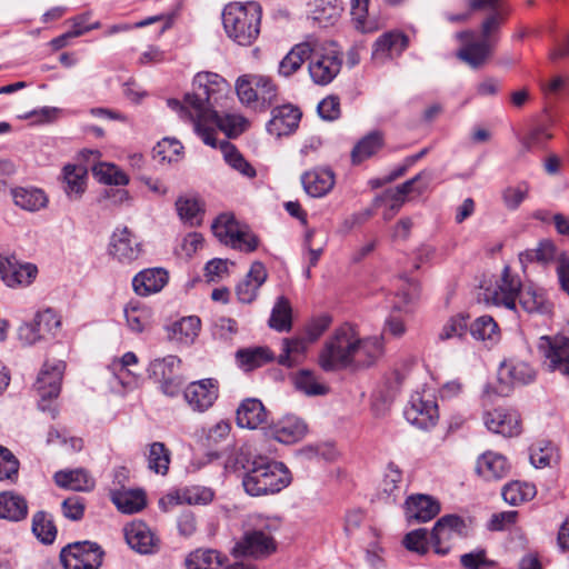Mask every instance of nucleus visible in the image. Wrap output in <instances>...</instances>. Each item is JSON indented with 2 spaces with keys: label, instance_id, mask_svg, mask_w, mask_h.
Returning <instances> with one entry per match:
<instances>
[{
  "label": "nucleus",
  "instance_id": "obj_48",
  "mask_svg": "<svg viewBox=\"0 0 569 569\" xmlns=\"http://www.w3.org/2000/svg\"><path fill=\"white\" fill-rule=\"evenodd\" d=\"M501 495L507 503L518 506L532 499L536 495V488L527 482L512 481L502 488Z\"/></svg>",
  "mask_w": 569,
  "mask_h": 569
},
{
  "label": "nucleus",
  "instance_id": "obj_31",
  "mask_svg": "<svg viewBox=\"0 0 569 569\" xmlns=\"http://www.w3.org/2000/svg\"><path fill=\"white\" fill-rule=\"evenodd\" d=\"M128 545L140 553H150L154 547V536L143 522H132L124 528Z\"/></svg>",
  "mask_w": 569,
  "mask_h": 569
},
{
  "label": "nucleus",
  "instance_id": "obj_33",
  "mask_svg": "<svg viewBox=\"0 0 569 569\" xmlns=\"http://www.w3.org/2000/svg\"><path fill=\"white\" fill-rule=\"evenodd\" d=\"M307 433V426L298 417L287 416L274 427V438L282 443L290 445L300 441Z\"/></svg>",
  "mask_w": 569,
  "mask_h": 569
},
{
  "label": "nucleus",
  "instance_id": "obj_39",
  "mask_svg": "<svg viewBox=\"0 0 569 569\" xmlns=\"http://www.w3.org/2000/svg\"><path fill=\"white\" fill-rule=\"evenodd\" d=\"M11 196L14 204L27 211H38L48 203L46 193L37 188H13Z\"/></svg>",
  "mask_w": 569,
  "mask_h": 569
},
{
  "label": "nucleus",
  "instance_id": "obj_14",
  "mask_svg": "<svg viewBox=\"0 0 569 569\" xmlns=\"http://www.w3.org/2000/svg\"><path fill=\"white\" fill-rule=\"evenodd\" d=\"M403 413L409 423L420 429L433 427L439 417L436 401L426 399L419 392L411 396Z\"/></svg>",
  "mask_w": 569,
  "mask_h": 569
},
{
  "label": "nucleus",
  "instance_id": "obj_62",
  "mask_svg": "<svg viewBox=\"0 0 569 569\" xmlns=\"http://www.w3.org/2000/svg\"><path fill=\"white\" fill-rule=\"evenodd\" d=\"M552 134L548 131L546 126L532 127L521 139L520 143L525 151L542 148Z\"/></svg>",
  "mask_w": 569,
  "mask_h": 569
},
{
  "label": "nucleus",
  "instance_id": "obj_19",
  "mask_svg": "<svg viewBox=\"0 0 569 569\" xmlns=\"http://www.w3.org/2000/svg\"><path fill=\"white\" fill-rule=\"evenodd\" d=\"M213 499V491L208 487H186L162 497L159 501L160 508L168 511L169 508L178 505H207Z\"/></svg>",
  "mask_w": 569,
  "mask_h": 569
},
{
  "label": "nucleus",
  "instance_id": "obj_7",
  "mask_svg": "<svg viewBox=\"0 0 569 569\" xmlns=\"http://www.w3.org/2000/svg\"><path fill=\"white\" fill-rule=\"evenodd\" d=\"M214 236L224 244L244 252H252L258 247V237L242 228L230 213L220 214L212 223Z\"/></svg>",
  "mask_w": 569,
  "mask_h": 569
},
{
  "label": "nucleus",
  "instance_id": "obj_22",
  "mask_svg": "<svg viewBox=\"0 0 569 569\" xmlns=\"http://www.w3.org/2000/svg\"><path fill=\"white\" fill-rule=\"evenodd\" d=\"M508 459L498 452L488 450L480 455L476 462V472L486 481L501 480L510 472Z\"/></svg>",
  "mask_w": 569,
  "mask_h": 569
},
{
  "label": "nucleus",
  "instance_id": "obj_55",
  "mask_svg": "<svg viewBox=\"0 0 569 569\" xmlns=\"http://www.w3.org/2000/svg\"><path fill=\"white\" fill-rule=\"evenodd\" d=\"M180 359L177 356H167L164 358L154 359L150 362L148 372L157 382L174 377L179 368Z\"/></svg>",
  "mask_w": 569,
  "mask_h": 569
},
{
  "label": "nucleus",
  "instance_id": "obj_25",
  "mask_svg": "<svg viewBox=\"0 0 569 569\" xmlns=\"http://www.w3.org/2000/svg\"><path fill=\"white\" fill-rule=\"evenodd\" d=\"M485 425L491 432L501 435L503 437H515L520 433V419L513 411H506L496 409L486 412Z\"/></svg>",
  "mask_w": 569,
  "mask_h": 569
},
{
  "label": "nucleus",
  "instance_id": "obj_64",
  "mask_svg": "<svg viewBox=\"0 0 569 569\" xmlns=\"http://www.w3.org/2000/svg\"><path fill=\"white\" fill-rule=\"evenodd\" d=\"M19 461L13 453L0 446V481L16 480L18 478Z\"/></svg>",
  "mask_w": 569,
  "mask_h": 569
},
{
  "label": "nucleus",
  "instance_id": "obj_42",
  "mask_svg": "<svg viewBox=\"0 0 569 569\" xmlns=\"http://www.w3.org/2000/svg\"><path fill=\"white\" fill-rule=\"evenodd\" d=\"M383 134L380 131H371L361 138L351 151L353 163H360L376 154L383 146Z\"/></svg>",
  "mask_w": 569,
  "mask_h": 569
},
{
  "label": "nucleus",
  "instance_id": "obj_12",
  "mask_svg": "<svg viewBox=\"0 0 569 569\" xmlns=\"http://www.w3.org/2000/svg\"><path fill=\"white\" fill-rule=\"evenodd\" d=\"M142 252L141 243L126 226L117 227L108 244V253L122 264L136 261Z\"/></svg>",
  "mask_w": 569,
  "mask_h": 569
},
{
  "label": "nucleus",
  "instance_id": "obj_3",
  "mask_svg": "<svg viewBox=\"0 0 569 569\" xmlns=\"http://www.w3.org/2000/svg\"><path fill=\"white\" fill-rule=\"evenodd\" d=\"M290 483L286 466L266 457H256L248 462L242 477L244 491L252 497L273 495Z\"/></svg>",
  "mask_w": 569,
  "mask_h": 569
},
{
  "label": "nucleus",
  "instance_id": "obj_32",
  "mask_svg": "<svg viewBox=\"0 0 569 569\" xmlns=\"http://www.w3.org/2000/svg\"><path fill=\"white\" fill-rule=\"evenodd\" d=\"M176 209L183 223L189 224L190 227L201 224L204 214V206L197 196H180L176 200Z\"/></svg>",
  "mask_w": 569,
  "mask_h": 569
},
{
  "label": "nucleus",
  "instance_id": "obj_47",
  "mask_svg": "<svg viewBox=\"0 0 569 569\" xmlns=\"http://www.w3.org/2000/svg\"><path fill=\"white\" fill-rule=\"evenodd\" d=\"M508 10L491 12L480 26V40L496 47L499 40V30L505 22Z\"/></svg>",
  "mask_w": 569,
  "mask_h": 569
},
{
  "label": "nucleus",
  "instance_id": "obj_4",
  "mask_svg": "<svg viewBox=\"0 0 569 569\" xmlns=\"http://www.w3.org/2000/svg\"><path fill=\"white\" fill-rule=\"evenodd\" d=\"M357 342V332L350 325L335 330L326 341L320 355L319 365L326 371L347 368L352 363V351Z\"/></svg>",
  "mask_w": 569,
  "mask_h": 569
},
{
  "label": "nucleus",
  "instance_id": "obj_58",
  "mask_svg": "<svg viewBox=\"0 0 569 569\" xmlns=\"http://www.w3.org/2000/svg\"><path fill=\"white\" fill-rule=\"evenodd\" d=\"M252 81L256 87L257 102L262 106H271L278 96V87L273 80L268 76L257 74L252 76Z\"/></svg>",
  "mask_w": 569,
  "mask_h": 569
},
{
  "label": "nucleus",
  "instance_id": "obj_35",
  "mask_svg": "<svg viewBox=\"0 0 569 569\" xmlns=\"http://www.w3.org/2000/svg\"><path fill=\"white\" fill-rule=\"evenodd\" d=\"M312 54V42H301L296 44L280 61L279 74L290 77L297 72L309 56Z\"/></svg>",
  "mask_w": 569,
  "mask_h": 569
},
{
  "label": "nucleus",
  "instance_id": "obj_15",
  "mask_svg": "<svg viewBox=\"0 0 569 569\" xmlns=\"http://www.w3.org/2000/svg\"><path fill=\"white\" fill-rule=\"evenodd\" d=\"M276 550L272 537L261 530L248 531L233 547L236 557L264 558Z\"/></svg>",
  "mask_w": 569,
  "mask_h": 569
},
{
  "label": "nucleus",
  "instance_id": "obj_44",
  "mask_svg": "<svg viewBox=\"0 0 569 569\" xmlns=\"http://www.w3.org/2000/svg\"><path fill=\"white\" fill-rule=\"evenodd\" d=\"M471 336L489 345H495L500 339V331L497 322L490 316L477 318L470 326Z\"/></svg>",
  "mask_w": 569,
  "mask_h": 569
},
{
  "label": "nucleus",
  "instance_id": "obj_5",
  "mask_svg": "<svg viewBox=\"0 0 569 569\" xmlns=\"http://www.w3.org/2000/svg\"><path fill=\"white\" fill-rule=\"evenodd\" d=\"M342 53L333 42H312L308 70L312 81L320 86L330 83L340 72Z\"/></svg>",
  "mask_w": 569,
  "mask_h": 569
},
{
  "label": "nucleus",
  "instance_id": "obj_52",
  "mask_svg": "<svg viewBox=\"0 0 569 569\" xmlns=\"http://www.w3.org/2000/svg\"><path fill=\"white\" fill-rule=\"evenodd\" d=\"M558 459L557 448L551 442L541 441L530 449V462L536 468L550 467L557 463Z\"/></svg>",
  "mask_w": 569,
  "mask_h": 569
},
{
  "label": "nucleus",
  "instance_id": "obj_37",
  "mask_svg": "<svg viewBox=\"0 0 569 569\" xmlns=\"http://www.w3.org/2000/svg\"><path fill=\"white\" fill-rule=\"evenodd\" d=\"M54 482L72 491H89L94 487L93 478L83 469L58 471L54 473Z\"/></svg>",
  "mask_w": 569,
  "mask_h": 569
},
{
  "label": "nucleus",
  "instance_id": "obj_27",
  "mask_svg": "<svg viewBox=\"0 0 569 569\" xmlns=\"http://www.w3.org/2000/svg\"><path fill=\"white\" fill-rule=\"evenodd\" d=\"M405 508L409 522H427L440 512L439 502L425 495L409 497Z\"/></svg>",
  "mask_w": 569,
  "mask_h": 569
},
{
  "label": "nucleus",
  "instance_id": "obj_38",
  "mask_svg": "<svg viewBox=\"0 0 569 569\" xmlns=\"http://www.w3.org/2000/svg\"><path fill=\"white\" fill-rule=\"evenodd\" d=\"M63 190L69 199H79L86 190L87 169L83 166L63 167Z\"/></svg>",
  "mask_w": 569,
  "mask_h": 569
},
{
  "label": "nucleus",
  "instance_id": "obj_20",
  "mask_svg": "<svg viewBox=\"0 0 569 569\" xmlns=\"http://www.w3.org/2000/svg\"><path fill=\"white\" fill-rule=\"evenodd\" d=\"M226 558L213 549H197L190 552L184 560L186 569H256L244 562H234L223 567Z\"/></svg>",
  "mask_w": 569,
  "mask_h": 569
},
{
  "label": "nucleus",
  "instance_id": "obj_8",
  "mask_svg": "<svg viewBox=\"0 0 569 569\" xmlns=\"http://www.w3.org/2000/svg\"><path fill=\"white\" fill-rule=\"evenodd\" d=\"M103 551L90 541L69 543L60 552L64 569H98L102 563Z\"/></svg>",
  "mask_w": 569,
  "mask_h": 569
},
{
  "label": "nucleus",
  "instance_id": "obj_1",
  "mask_svg": "<svg viewBox=\"0 0 569 569\" xmlns=\"http://www.w3.org/2000/svg\"><path fill=\"white\" fill-rule=\"evenodd\" d=\"M192 92L184 96L183 103L169 99L168 106L190 119L194 132L202 141L216 147L217 129L229 138H236L247 128V120L238 113L220 114L218 107H224L230 87L218 73L199 72L192 83Z\"/></svg>",
  "mask_w": 569,
  "mask_h": 569
},
{
  "label": "nucleus",
  "instance_id": "obj_40",
  "mask_svg": "<svg viewBox=\"0 0 569 569\" xmlns=\"http://www.w3.org/2000/svg\"><path fill=\"white\" fill-rule=\"evenodd\" d=\"M535 370L525 361L510 360L503 362L499 370V379H510L512 385H527L535 379Z\"/></svg>",
  "mask_w": 569,
  "mask_h": 569
},
{
  "label": "nucleus",
  "instance_id": "obj_16",
  "mask_svg": "<svg viewBox=\"0 0 569 569\" xmlns=\"http://www.w3.org/2000/svg\"><path fill=\"white\" fill-rule=\"evenodd\" d=\"M38 273L32 263H21L14 256L0 253V278L8 287L28 286Z\"/></svg>",
  "mask_w": 569,
  "mask_h": 569
},
{
  "label": "nucleus",
  "instance_id": "obj_56",
  "mask_svg": "<svg viewBox=\"0 0 569 569\" xmlns=\"http://www.w3.org/2000/svg\"><path fill=\"white\" fill-rule=\"evenodd\" d=\"M94 177L106 184L126 186L129 182L128 176L116 164L100 162L92 168Z\"/></svg>",
  "mask_w": 569,
  "mask_h": 569
},
{
  "label": "nucleus",
  "instance_id": "obj_63",
  "mask_svg": "<svg viewBox=\"0 0 569 569\" xmlns=\"http://www.w3.org/2000/svg\"><path fill=\"white\" fill-rule=\"evenodd\" d=\"M468 331V319L463 315L451 317L441 328L439 339L445 341L453 338H462Z\"/></svg>",
  "mask_w": 569,
  "mask_h": 569
},
{
  "label": "nucleus",
  "instance_id": "obj_13",
  "mask_svg": "<svg viewBox=\"0 0 569 569\" xmlns=\"http://www.w3.org/2000/svg\"><path fill=\"white\" fill-rule=\"evenodd\" d=\"M219 397V383L216 379L206 378L190 382L183 389V399L194 412H206Z\"/></svg>",
  "mask_w": 569,
  "mask_h": 569
},
{
  "label": "nucleus",
  "instance_id": "obj_54",
  "mask_svg": "<svg viewBox=\"0 0 569 569\" xmlns=\"http://www.w3.org/2000/svg\"><path fill=\"white\" fill-rule=\"evenodd\" d=\"M170 465V450L163 442L150 445L148 455V468L158 475H167Z\"/></svg>",
  "mask_w": 569,
  "mask_h": 569
},
{
  "label": "nucleus",
  "instance_id": "obj_45",
  "mask_svg": "<svg viewBox=\"0 0 569 569\" xmlns=\"http://www.w3.org/2000/svg\"><path fill=\"white\" fill-rule=\"evenodd\" d=\"M295 385L299 391L309 397L325 396L329 392L328 385L310 370H300L295 377Z\"/></svg>",
  "mask_w": 569,
  "mask_h": 569
},
{
  "label": "nucleus",
  "instance_id": "obj_43",
  "mask_svg": "<svg viewBox=\"0 0 569 569\" xmlns=\"http://www.w3.org/2000/svg\"><path fill=\"white\" fill-rule=\"evenodd\" d=\"M112 502L121 512L131 515L144 508L146 497L142 491L138 490L113 491Z\"/></svg>",
  "mask_w": 569,
  "mask_h": 569
},
{
  "label": "nucleus",
  "instance_id": "obj_9",
  "mask_svg": "<svg viewBox=\"0 0 569 569\" xmlns=\"http://www.w3.org/2000/svg\"><path fill=\"white\" fill-rule=\"evenodd\" d=\"M521 289L522 284L519 277L511 272L509 266H506L496 286L485 289L483 298L487 302L495 306H502L509 310H516V300Z\"/></svg>",
  "mask_w": 569,
  "mask_h": 569
},
{
  "label": "nucleus",
  "instance_id": "obj_53",
  "mask_svg": "<svg viewBox=\"0 0 569 569\" xmlns=\"http://www.w3.org/2000/svg\"><path fill=\"white\" fill-rule=\"evenodd\" d=\"M269 326L279 332L291 329V307L284 297L277 299L269 319Z\"/></svg>",
  "mask_w": 569,
  "mask_h": 569
},
{
  "label": "nucleus",
  "instance_id": "obj_34",
  "mask_svg": "<svg viewBox=\"0 0 569 569\" xmlns=\"http://www.w3.org/2000/svg\"><path fill=\"white\" fill-rule=\"evenodd\" d=\"M27 515L28 503L22 496L12 491L0 492V519L20 521Z\"/></svg>",
  "mask_w": 569,
  "mask_h": 569
},
{
  "label": "nucleus",
  "instance_id": "obj_10",
  "mask_svg": "<svg viewBox=\"0 0 569 569\" xmlns=\"http://www.w3.org/2000/svg\"><path fill=\"white\" fill-rule=\"evenodd\" d=\"M463 536H466L465 520L456 515H447L435 523L430 533V542L437 555L446 556L451 550L452 540Z\"/></svg>",
  "mask_w": 569,
  "mask_h": 569
},
{
  "label": "nucleus",
  "instance_id": "obj_50",
  "mask_svg": "<svg viewBox=\"0 0 569 569\" xmlns=\"http://www.w3.org/2000/svg\"><path fill=\"white\" fill-rule=\"evenodd\" d=\"M32 532L46 545H50L57 537V528L50 515L44 511H38L32 518Z\"/></svg>",
  "mask_w": 569,
  "mask_h": 569
},
{
  "label": "nucleus",
  "instance_id": "obj_11",
  "mask_svg": "<svg viewBox=\"0 0 569 569\" xmlns=\"http://www.w3.org/2000/svg\"><path fill=\"white\" fill-rule=\"evenodd\" d=\"M538 350L545 357V363L551 371L569 376V338L565 336H542Z\"/></svg>",
  "mask_w": 569,
  "mask_h": 569
},
{
  "label": "nucleus",
  "instance_id": "obj_49",
  "mask_svg": "<svg viewBox=\"0 0 569 569\" xmlns=\"http://www.w3.org/2000/svg\"><path fill=\"white\" fill-rule=\"evenodd\" d=\"M226 162L247 178H254L256 169L243 158L233 144L223 141L220 144Z\"/></svg>",
  "mask_w": 569,
  "mask_h": 569
},
{
  "label": "nucleus",
  "instance_id": "obj_57",
  "mask_svg": "<svg viewBox=\"0 0 569 569\" xmlns=\"http://www.w3.org/2000/svg\"><path fill=\"white\" fill-rule=\"evenodd\" d=\"M369 0H351L350 13L355 26L361 32H373L378 29L376 21L368 19Z\"/></svg>",
  "mask_w": 569,
  "mask_h": 569
},
{
  "label": "nucleus",
  "instance_id": "obj_24",
  "mask_svg": "<svg viewBox=\"0 0 569 569\" xmlns=\"http://www.w3.org/2000/svg\"><path fill=\"white\" fill-rule=\"evenodd\" d=\"M301 183L307 194L321 198L335 187L336 176L330 169L317 168L305 172L301 176Z\"/></svg>",
  "mask_w": 569,
  "mask_h": 569
},
{
  "label": "nucleus",
  "instance_id": "obj_29",
  "mask_svg": "<svg viewBox=\"0 0 569 569\" xmlns=\"http://www.w3.org/2000/svg\"><path fill=\"white\" fill-rule=\"evenodd\" d=\"M266 279L267 270L264 266L259 261L253 262L246 278L239 282L236 288L239 301L251 303L256 299L257 292L264 283Z\"/></svg>",
  "mask_w": 569,
  "mask_h": 569
},
{
  "label": "nucleus",
  "instance_id": "obj_59",
  "mask_svg": "<svg viewBox=\"0 0 569 569\" xmlns=\"http://www.w3.org/2000/svg\"><path fill=\"white\" fill-rule=\"evenodd\" d=\"M182 148L178 140L164 138L153 147L152 157L159 162L177 161Z\"/></svg>",
  "mask_w": 569,
  "mask_h": 569
},
{
  "label": "nucleus",
  "instance_id": "obj_41",
  "mask_svg": "<svg viewBox=\"0 0 569 569\" xmlns=\"http://www.w3.org/2000/svg\"><path fill=\"white\" fill-rule=\"evenodd\" d=\"M123 312L128 328L136 333L142 332L149 326L152 317L150 308L133 300L124 307Z\"/></svg>",
  "mask_w": 569,
  "mask_h": 569
},
{
  "label": "nucleus",
  "instance_id": "obj_61",
  "mask_svg": "<svg viewBox=\"0 0 569 569\" xmlns=\"http://www.w3.org/2000/svg\"><path fill=\"white\" fill-rule=\"evenodd\" d=\"M33 321L36 322L37 330H39L42 338L47 336H56L60 329L61 319L52 309H46L36 315Z\"/></svg>",
  "mask_w": 569,
  "mask_h": 569
},
{
  "label": "nucleus",
  "instance_id": "obj_36",
  "mask_svg": "<svg viewBox=\"0 0 569 569\" xmlns=\"http://www.w3.org/2000/svg\"><path fill=\"white\" fill-rule=\"evenodd\" d=\"M517 299L521 308L529 313L547 315L552 310V303L546 298L545 292L531 286L522 288Z\"/></svg>",
  "mask_w": 569,
  "mask_h": 569
},
{
  "label": "nucleus",
  "instance_id": "obj_23",
  "mask_svg": "<svg viewBox=\"0 0 569 569\" xmlns=\"http://www.w3.org/2000/svg\"><path fill=\"white\" fill-rule=\"evenodd\" d=\"M382 337H368L361 339L357 335V342L352 351V366L370 367L376 363L383 355Z\"/></svg>",
  "mask_w": 569,
  "mask_h": 569
},
{
  "label": "nucleus",
  "instance_id": "obj_60",
  "mask_svg": "<svg viewBox=\"0 0 569 569\" xmlns=\"http://www.w3.org/2000/svg\"><path fill=\"white\" fill-rule=\"evenodd\" d=\"M430 535L425 528H419L408 532L403 539L402 545L407 550L423 556L429 550Z\"/></svg>",
  "mask_w": 569,
  "mask_h": 569
},
{
  "label": "nucleus",
  "instance_id": "obj_2",
  "mask_svg": "<svg viewBox=\"0 0 569 569\" xmlns=\"http://www.w3.org/2000/svg\"><path fill=\"white\" fill-rule=\"evenodd\" d=\"M262 9L258 2L228 3L222 11V24L229 39L239 46H251L259 37Z\"/></svg>",
  "mask_w": 569,
  "mask_h": 569
},
{
  "label": "nucleus",
  "instance_id": "obj_21",
  "mask_svg": "<svg viewBox=\"0 0 569 569\" xmlns=\"http://www.w3.org/2000/svg\"><path fill=\"white\" fill-rule=\"evenodd\" d=\"M271 119L267 124L269 133L277 137L287 136L293 132L301 119V111L292 104H282L271 111Z\"/></svg>",
  "mask_w": 569,
  "mask_h": 569
},
{
  "label": "nucleus",
  "instance_id": "obj_26",
  "mask_svg": "<svg viewBox=\"0 0 569 569\" xmlns=\"http://www.w3.org/2000/svg\"><path fill=\"white\" fill-rule=\"evenodd\" d=\"M168 282V272L162 268H149L137 273L132 279L133 291L141 297L157 293Z\"/></svg>",
  "mask_w": 569,
  "mask_h": 569
},
{
  "label": "nucleus",
  "instance_id": "obj_6",
  "mask_svg": "<svg viewBox=\"0 0 569 569\" xmlns=\"http://www.w3.org/2000/svg\"><path fill=\"white\" fill-rule=\"evenodd\" d=\"M64 368L66 365L61 360H47L34 383V389L40 397L38 407L41 411H48L52 419L58 416V409L50 401L60 393Z\"/></svg>",
  "mask_w": 569,
  "mask_h": 569
},
{
  "label": "nucleus",
  "instance_id": "obj_46",
  "mask_svg": "<svg viewBox=\"0 0 569 569\" xmlns=\"http://www.w3.org/2000/svg\"><path fill=\"white\" fill-rule=\"evenodd\" d=\"M200 327L201 321L198 317H184L172 325V339L183 345H190L198 336Z\"/></svg>",
  "mask_w": 569,
  "mask_h": 569
},
{
  "label": "nucleus",
  "instance_id": "obj_30",
  "mask_svg": "<svg viewBox=\"0 0 569 569\" xmlns=\"http://www.w3.org/2000/svg\"><path fill=\"white\" fill-rule=\"evenodd\" d=\"M274 360V353L268 347H249L236 352L237 365L244 371H252Z\"/></svg>",
  "mask_w": 569,
  "mask_h": 569
},
{
  "label": "nucleus",
  "instance_id": "obj_28",
  "mask_svg": "<svg viewBox=\"0 0 569 569\" xmlns=\"http://www.w3.org/2000/svg\"><path fill=\"white\" fill-rule=\"evenodd\" d=\"M267 419L268 411L259 399H244L237 409L236 421L240 428L257 429Z\"/></svg>",
  "mask_w": 569,
  "mask_h": 569
},
{
  "label": "nucleus",
  "instance_id": "obj_18",
  "mask_svg": "<svg viewBox=\"0 0 569 569\" xmlns=\"http://www.w3.org/2000/svg\"><path fill=\"white\" fill-rule=\"evenodd\" d=\"M457 36L460 40L466 41L457 52V57L473 69L485 64L495 50V47L480 39L473 40L472 31H462Z\"/></svg>",
  "mask_w": 569,
  "mask_h": 569
},
{
  "label": "nucleus",
  "instance_id": "obj_51",
  "mask_svg": "<svg viewBox=\"0 0 569 569\" xmlns=\"http://www.w3.org/2000/svg\"><path fill=\"white\" fill-rule=\"evenodd\" d=\"M310 342L306 338L283 339L282 353L278 358V362L284 367H292L301 357Z\"/></svg>",
  "mask_w": 569,
  "mask_h": 569
},
{
  "label": "nucleus",
  "instance_id": "obj_17",
  "mask_svg": "<svg viewBox=\"0 0 569 569\" xmlns=\"http://www.w3.org/2000/svg\"><path fill=\"white\" fill-rule=\"evenodd\" d=\"M409 46V38L399 30H391L381 34L372 46V60L383 64L398 58Z\"/></svg>",
  "mask_w": 569,
  "mask_h": 569
}]
</instances>
